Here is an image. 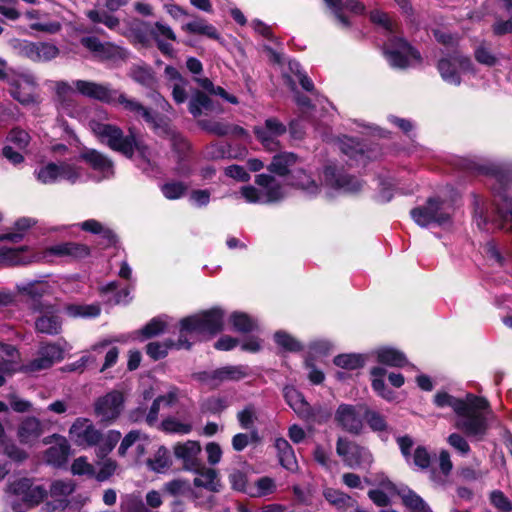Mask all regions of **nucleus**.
<instances>
[{"instance_id": "3", "label": "nucleus", "mask_w": 512, "mask_h": 512, "mask_svg": "<svg viewBox=\"0 0 512 512\" xmlns=\"http://www.w3.org/2000/svg\"><path fill=\"white\" fill-rule=\"evenodd\" d=\"M438 407H451L457 415L455 427L468 437L482 439L487 430L488 422L485 411L488 409L486 399L467 394L465 399L455 398L445 392L435 395Z\"/></svg>"}, {"instance_id": "55", "label": "nucleus", "mask_w": 512, "mask_h": 512, "mask_svg": "<svg viewBox=\"0 0 512 512\" xmlns=\"http://www.w3.org/2000/svg\"><path fill=\"white\" fill-rule=\"evenodd\" d=\"M59 54V49L50 43H36V61L46 62L56 58Z\"/></svg>"}, {"instance_id": "22", "label": "nucleus", "mask_w": 512, "mask_h": 512, "mask_svg": "<svg viewBox=\"0 0 512 512\" xmlns=\"http://www.w3.org/2000/svg\"><path fill=\"white\" fill-rule=\"evenodd\" d=\"M81 158L99 174V180L111 178L114 175L113 162L104 154L96 150H87Z\"/></svg>"}, {"instance_id": "37", "label": "nucleus", "mask_w": 512, "mask_h": 512, "mask_svg": "<svg viewBox=\"0 0 512 512\" xmlns=\"http://www.w3.org/2000/svg\"><path fill=\"white\" fill-rule=\"evenodd\" d=\"M189 112L194 117H199L204 111H212V100L205 93L196 91L189 100Z\"/></svg>"}, {"instance_id": "51", "label": "nucleus", "mask_w": 512, "mask_h": 512, "mask_svg": "<svg viewBox=\"0 0 512 512\" xmlns=\"http://www.w3.org/2000/svg\"><path fill=\"white\" fill-rule=\"evenodd\" d=\"M81 228L87 232L100 234L107 241L108 245L113 244L115 242V235L113 234V232L107 228H104L100 222L94 219L82 222Z\"/></svg>"}, {"instance_id": "57", "label": "nucleus", "mask_w": 512, "mask_h": 512, "mask_svg": "<svg viewBox=\"0 0 512 512\" xmlns=\"http://www.w3.org/2000/svg\"><path fill=\"white\" fill-rule=\"evenodd\" d=\"M474 57L480 64L494 66L498 62L497 56L484 44H480L474 51Z\"/></svg>"}, {"instance_id": "32", "label": "nucleus", "mask_w": 512, "mask_h": 512, "mask_svg": "<svg viewBox=\"0 0 512 512\" xmlns=\"http://www.w3.org/2000/svg\"><path fill=\"white\" fill-rule=\"evenodd\" d=\"M275 447L278 452L280 464L287 470L294 471L297 468V460L289 442L284 438H277Z\"/></svg>"}, {"instance_id": "7", "label": "nucleus", "mask_w": 512, "mask_h": 512, "mask_svg": "<svg viewBox=\"0 0 512 512\" xmlns=\"http://www.w3.org/2000/svg\"><path fill=\"white\" fill-rule=\"evenodd\" d=\"M255 183L260 186L261 190L251 185L241 188V195L248 203H272L280 201L286 196L285 188L270 175H257Z\"/></svg>"}, {"instance_id": "21", "label": "nucleus", "mask_w": 512, "mask_h": 512, "mask_svg": "<svg viewBox=\"0 0 512 512\" xmlns=\"http://www.w3.org/2000/svg\"><path fill=\"white\" fill-rule=\"evenodd\" d=\"M173 450L176 459L182 461L184 469L191 471L199 468L201 446L198 441L187 440L177 443Z\"/></svg>"}, {"instance_id": "46", "label": "nucleus", "mask_w": 512, "mask_h": 512, "mask_svg": "<svg viewBox=\"0 0 512 512\" xmlns=\"http://www.w3.org/2000/svg\"><path fill=\"white\" fill-rule=\"evenodd\" d=\"M22 252L23 248H0V265L12 266L29 263L30 260L24 258Z\"/></svg>"}, {"instance_id": "9", "label": "nucleus", "mask_w": 512, "mask_h": 512, "mask_svg": "<svg viewBox=\"0 0 512 512\" xmlns=\"http://www.w3.org/2000/svg\"><path fill=\"white\" fill-rule=\"evenodd\" d=\"M35 176L42 184H52L60 180H66L71 184H75L82 180L83 169L70 162H61L59 164L49 162L35 170Z\"/></svg>"}, {"instance_id": "19", "label": "nucleus", "mask_w": 512, "mask_h": 512, "mask_svg": "<svg viewBox=\"0 0 512 512\" xmlns=\"http://www.w3.org/2000/svg\"><path fill=\"white\" fill-rule=\"evenodd\" d=\"M10 93L21 104L28 105L37 101L36 82L31 74H20L11 82Z\"/></svg>"}, {"instance_id": "10", "label": "nucleus", "mask_w": 512, "mask_h": 512, "mask_svg": "<svg viewBox=\"0 0 512 512\" xmlns=\"http://www.w3.org/2000/svg\"><path fill=\"white\" fill-rule=\"evenodd\" d=\"M336 453L349 468H369L374 459L370 450L346 437H339Z\"/></svg>"}, {"instance_id": "4", "label": "nucleus", "mask_w": 512, "mask_h": 512, "mask_svg": "<svg viewBox=\"0 0 512 512\" xmlns=\"http://www.w3.org/2000/svg\"><path fill=\"white\" fill-rule=\"evenodd\" d=\"M78 92L84 97L91 98L107 104H115L116 91L109 83H97L88 80H75L72 84L66 81L55 83V103L59 113L74 117L76 113V99L74 93Z\"/></svg>"}, {"instance_id": "63", "label": "nucleus", "mask_w": 512, "mask_h": 512, "mask_svg": "<svg viewBox=\"0 0 512 512\" xmlns=\"http://www.w3.org/2000/svg\"><path fill=\"white\" fill-rule=\"evenodd\" d=\"M199 125L206 131L218 136H225L230 134L231 126L225 123L201 120L199 121Z\"/></svg>"}, {"instance_id": "27", "label": "nucleus", "mask_w": 512, "mask_h": 512, "mask_svg": "<svg viewBox=\"0 0 512 512\" xmlns=\"http://www.w3.org/2000/svg\"><path fill=\"white\" fill-rule=\"evenodd\" d=\"M47 251L58 257H69L72 259H81L89 254V248L86 245L75 242L56 244L49 247Z\"/></svg>"}, {"instance_id": "1", "label": "nucleus", "mask_w": 512, "mask_h": 512, "mask_svg": "<svg viewBox=\"0 0 512 512\" xmlns=\"http://www.w3.org/2000/svg\"><path fill=\"white\" fill-rule=\"evenodd\" d=\"M485 174L491 175V189L493 192V210L491 215L485 201L474 196V219L481 230L507 229L512 231V200L506 193L507 175L498 166L482 167Z\"/></svg>"}, {"instance_id": "34", "label": "nucleus", "mask_w": 512, "mask_h": 512, "mask_svg": "<svg viewBox=\"0 0 512 512\" xmlns=\"http://www.w3.org/2000/svg\"><path fill=\"white\" fill-rule=\"evenodd\" d=\"M297 162V156L291 152H283L273 157L272 162L268 166V170L278 175H286L290 167Z\"/></svg>"}, {"instance_id": "23", "label": "nucleus", "mask_w": 512, "mask_h": 512, "mask_svg": "<svg viewBox=\"0 0 512 512\" xmlns=\"http://www.w3.org/2000/svg\"><path fill=\"white\" fill-rule=\"evenodd\" d=\"M327 11L333 15L343 26L349 25L352 15L362 14L365 10L363 2H326Z\"/></svg>"}, {"instance_id": "44", "label": "nucleus", "mask_w": 512, "mask_h": 512, "mask_svg": "<svg viewBox=\"0 0 512 512\" xmlns=\"http://www.w3.org/2000/svg\"><path fill=\"white\" fill-rule=\"evenodd\" d=\"M9 46L14 54L36 61V43L28 40L11 39Z\"/></svg>"}, {"instance_id": "62", "label": "nucleus", "mask_w": 512, "mask_h": 512, "mask_svg": "<svg viewBox=\"0 0 512 512\" xmlns=\"http://www.w3.org/2000/svg\"><path fill=\"white\" fill-rule=\"evenodd\" d=\"M30 139L28 132L18 127L13 128L8 135V141L21 150L28 146Z\"/></svg>"}, {"instance_id": "2", "label": "nucleus", "mask_w": 512, "mask_h": 512, "mask_svg": "<svg viewBox=\"0 0 512 512\" xmlns=\"http://www.w3.org/2000/svg\"><path fill=\"white\" fill-rule=\"evenodd\" d=\"M224 312L219 308H212L200 314L186 317L180 323V335L177 341L150 342L146 346L147 355L153 360L164 358L172 348L189 349L191 343L188 336L214 335L223 329Z\"/></svg>"}, {"instance_id": "52", "label": "nucleus", "mask_w": 512, "mask_h": 512, "mask_svg": "<svg viewBox=\"0 0 512 512\" xmlns=\"http://www.w3.org/2000/svg\"><path fill=\"white\" fill-rule=\"evenodd\" d=\"M230 321L235 330L243 333L253 331L257 326L254 319L241 312H234L230 317Z\"/></svg>"}, {"instance_id": "59", "label": "nucleus", "mask_w": 512, "mask_h": 512, "mask_svg": "<svg viewBox=\"0 0 512 512\" xmlns=\"http://www.w3.org/2000/svg\"><path fill=\"white\" fill-rule=\"evenodd\" d=\"M75 490L72 480H56L51 484L50 494L52 497H67Z\"/></svg>"}, {"instance_id": "11", "label": "nucleus", "mask_w": 512, "mask_h": 512, "mask_svg": "<svg viewBox=\"0 0 512 512\" xmlns=\"http://www.w3.org/2000/svg\"><path fill=\"white\" fill-rule=\"evenodd\" d=\"M384 54L392 67L406 68L412 61H419L420 54L401 37L391 35L384 45Z\"/></svg>"}, {"instance_id": "42", "label": "nucleus", "mask_w": 512, "mask_h": 512, "mask_svg": "<svg viewBox=\"0 0 512 512\" xmlns=\"http://www.w3.org/2000/svg\"><path fill=\"white\" fill-rule=\"evenodd\" d=\"M149 468L157 473L165 472L171 465V459L167 448L161 446L154 456L148 459Z\"/></svg>"}, {"instance_id": "5", "label": "nucleus", "mask_w": 512, "mask_h": 512, "mask_svg": "<svg viewBox=\"0 0 512 512\" xmlns=\"http://www.w3.org/2000/svg\"><path fill=\"white\" fill-rule=\"evenodd\" d=\"M91 131L101 140L107 144L112 150L117 151L124 156L131 158L136 150L143 159L148 160L149 150L148 147L129 130L128 135H124L123 131L111 124L101 123L91 119L88 123Z\"/></svg>"}, {"instance_id": "64", "label": "nucleus", "mask_w": 512, "mask_h": 512, "mask_svg": "<svg viewBox=\"0 0 512 512\" xmlns=\"http://www.w3.org/2000/svg\"><path fill=\"white\" fill-rule=\"evenodd\" d=\"M274 339L275 342L285 350L298 351L301 349L300 343L283 331L276 332Z\"/></svg>"}, {"instance_id": "58", "label": "nucleus", "mask_w": 512, "mask_h": 512, "mask_svg": "<svg viewBox=\"0 0 512 512\" xmlns=\"http://www.w3.org/2000/svg\"><path fill=\"white\" fill-rule=\"evenodd\" d=\"M88 17L92 22L102 23L110 29L115 28L119 24L116 17L104 10H91L88 12Z\"/></svg>"}, {"instance_id": "60", "label": "nucleus", "mask_w": 512, "mask_h": 512, "mask_svg": "<svg viewBox=\"0 0 512 512\" xmlns=\"http://www.w3.org/2000/svg\"><path fill=\"white\" fill-rule=\"evenodd\" d=\"M187 190V186L182 182H168L161 187L163 195L170 200L182 197Z\"/></svg>"}, {"instance_id": "8", "label": "nucleus", "mask_w": 512, "mask_h": 512, "mask_svg": "<svg viewBox=\"0 0 512 512\" xmlns=\"http://www.w3.org/2000/svg\"><path fill=\"white\" fill-rule=\"evenodd\" d=\"M452 210V206L447 202L438 198H429L425 205L412 209L410 215L421 227L432 224L443 226L450 222Z\"/></svg>"}, {"instance_id": "33", "label": "nucleus", "mask_w": 512, "mask_h": 512, "mask_svg": "<svg viewBox=\"0 0 512 512\" xmlns=\"http://www.w3.org/2000/svg\"><path fill=\"white\" fill-rule=\"evenodd\" d=\"M35 328L38 332L55 335L61 331V320L58 315L53 312H47L37 318Z\"/></svg>"}, {"instance_id": "39", "label": "nucleus", "mask_w": 512, "mask_h": 512, "mask_svg": "<svg viewBox=\"0 0 512 512\" xmlns=\"http://www.w3.org/2000/svg\"><path fill=\"white\" fill-rule=\"evenodd\" d=\"M276 489L277 485L275 480L268 476H263L252 484L250 491H248V496L252 498H261L273 494Z\"/></svg>"}, {"instance_id": "38", "label": "nucleus", "mask_w": 512, "mask_h": 512, "mask_svg": "<svg viewBox=\"0 0 512 512\" xmlns=\"http://www.w3.org/2000/svg\"><path fill=\"white\" fill-rule=\"evenodd\" d=\"M16 288L21 294L28 295L32 298L41 297L51 290V286L48 282L41 280L19 283Z\"/></svg>"}, {"instance_id": "41", "label": "nucleus", "mask_w": 512, "mask_h": 512, "mask_svg": "<svg viewBox=\"0 0 512 512\" xmlns=\"http://www.w3.org/2000/svg\"><path fill=\"white\" fill-rule=\"evenodd\" d=\"M185 29L192 34L204 35L208 38L218 40L220 39V35L217 29L202 19H196L191 22H188L185 25Z\"/></svg>"}, {"instance_id": "18", "label": "nucleus", "mask_w": 512, "mask_h": 512, "mask_svg": "<svg viewBox=\"0 0 512 512\" xmlns=\"http://www.w3.org/2000/svg\"><path fill=\"white\" fill-rule=\"evenodd\" d=\"M365 406H353L349 404H341L336 413L335 419L338 424L347 432L359 434L363 428L362 415Z\"/></svg>"}, {"instance_id": "14", "label": "nucleus", "mask_w": 512, "mask_h": 512, "mask_svg": "<svg viewBox=\"0 0 512 512\" xmlns=\"http://www.w3.org/2000/svg\"><path fill=\"white\" fill-rule=\"evenodd\" d=\"M254 133L266 150L275 151L279 148L278 138L286 133V126L275 118H269L255 126Z\"/></svg>"}, {"instance_id": "12", "label": "nucleus", "mask_w": 512, "mask_h": 512, "mask_svg": "<svg viewBox=\"0 0 512 512\" xmlns=\"http://www.w3.org/2000/svg\"><path fill=\"white\" fill-rule=\"evenodd\" d=\"M473 63L471 59L457 51L451 56L441 58L438 62L437 68L442 79L451 85L458 86L461 83L459 71L472 70Z\"/></svg>"}, {"instance_id": "49", "label": "nucleus", "mask_w": 512, "mask_h": 512, "mask_svg": "<svg viewBox=\"0 0 512 512\" xmlns=\"http://www.w3.org/2000/svg\"><path fill=\"white\" fill-rule=\"evenodd\" d=\"M228 480L233 490L248 495V491H250L252 484L249 483L248 476L245 472L234 469L229 474Z\"/></svg>"}, {"instance_id": "43", "label": "nucleus", "mask_w": 512, "mask_h": 512, "mask_svg": "<svg viewBox=\"0 0 512 512\" xmlns=\"http://www.w3.org/2000/svg\"><path fill=\"white\" fill-rule=\"evenodd\" d=\"M293 184L299 189L303 190L308 196L317 195L321 188L316 184L314 180L303 170H299L293 176Z\"/></svg>"}, {"instance_id": "24", "label": "nucleus", "mask_w": 512, "mask_h": 512, "mask_svg": "<svg viewBox=\"0 0 512 512\" xmlns=\"http://www.w3.org/2000/svg\"><path fill=\"white\" fill-rule=\"evenodd\" d=\"M283 391L287 404L299 417L309 420L314 416L311 406L297 389L286 386Z\"/></svg>"}, {"instance_id": "61", "label": "nucleus", "mask_w": 512, "mask_h": 512, "mask_svg": "<svg viewBox=\"0 0 512 512\" xmlns=\"http://www.w3.org/2000/svg\"><path fill=\"white\" fill-rule=\"evenodd\" d=\"M34 221L30 218H21L15 222V229L18 232H12L5 234L1 237V239H7L12 242H18L23 237V231L29 229L32 225H34Z\"/></svg>"}, {"instance_id": "30", "label": "nucleus", "mask_w": 512, "mask_h": 512, "mask_svg": "<svg viewBox=\"0 0 512 512\" xmlns=\"http://www.w3.org/2000/svg\"><path fill=\"white\" fill-rule=\"evenodd\" d=\"M398 495L403 504L411 512H432L429 505L416 492L408 487H402L398 490Z\"/></svg>"}, {"instance_id": "48", "label": "nucleus", "mask_w": 512, "mask_h": 512, "mask_svg": "<svg viewBox=\"0 0 512 512\" xmlns=\"http://www.w3.org/2000/svg\"><path fill=\"white\" fill-rule=\"evenodd\" d=\"M363 417L367 422L368 426L374 432H386L387 431V423L383 415L375 410L368 409L365 407L363 410Z\"/></svg>"}, {"instance_id": "47", "label": "nucleus", "mask_w": 512, "mask_h": 512, "mask_svg": "<svg viewBox=\"0 0 512 512\" xmlns=\"http://www.w3.org/2000/svg\"><path fill=\"white\" fill-rule=\"evenodd\" d=\"M161 427L167 433L176 434H189L192 431V424L190 422L181 421L175 417H169L162 421Z\"/></svg>"}, {"instance_id": "6", "label": "nucleus", "mask_w": 512, "mask_h": 512, "mask_svg": "<svg viewBox=\"0 0 512 512\" xmlns=\"http://www.w3.org/2000/svg\"><path fill=\"white\" fill-rule=\"evenodd\" d=\"M116 103L121 105L125 111L132 113L134 116H141L157 133H166L170 137L173 149L177 152L184 154L189 150V143L184 137L172 131L167 123L154 115L149 108L145 107L138 100L129 98L124 93L117 90L115 94V104Z\"/></svg>"}, {"instance_id": "54", "label": "nucleus", "mask_w": 512, "mask_h": 512, "mask_svg": "<svg viewBox=\"0 0 512 512\" xmlns=\"http://www.w3.org/2000/svg\"><path fill=\"white\" fill-rule=\"evenodd\" d=\"M24 364L16 360H0V387L6 382V377H12L16 372H23Z\"/></svg>"}, {"instance_id": "31", "label": "nucleus", "mask_w": 512, "mask_h": 512, "mask_svg": "<svg viewBox=\"0 0 512 512\" xmlns=\"http://www.w3.org/2000/svg\"><path fill=\"white\" fill-rule=\"evenodd\" d=\"M129 76L138 84L148 89H154L157 79L154 71L147 65H134L130 68Z\"/></svg>"}, {"instance_id": "17", "label": "nucleus", "mask_w": 512, "mask_h": 512, "mask_svg": "<svg viewBox=\"0 0 512 512\" xmlns=\"http://www.w3.org/2000/svg\"><path fill=\"white\" fill-rule=\"evenodd\" d=\"M63 359V349L58 344L40 346L37 357L22 368L24 373H34L48 369L55 362Z\"/></svg>"}, {"instance_id": "15", "label": "nucleus", "mask_w": 512, "mask_h": 512, "mask_svg": "<svg viewBox=\"0 0 512 512\" xmlns=\"http://www.w3.org/2000/svg\"><path fill=\"white\" fill-rule=\"evenodd\" d=\"M124 396L120 391H111L95 402V414L102 422H111L123 410Z\"/></svg>"}, {"instance_id": "20", "label": "nucleus", "mask_w": 512, "mask_h": 512, "mask_svg": "<svg viewBox=\"0 0 512 512\" xmlns=\"http://www.w3.org/2000/svg\"><path fill=\"white\" fill-rule=\"evenodd\" d=\"M9 490L25 502L28 507L39 504L46 496L42 486H33L30 479L22 478L10 484Z\"/></svg>"}, {"instance_id": "13", "label": "nucleus", "mask_w": 512, "mask_h": 512, "mask_svg": "<svg viewBox=\"0 0 512 512\" xmlns=\"http://www.w3.org/2000/svg\"><path fill=\"white\" fill-rule=\"evenodd\" d=\"M323 182L329 197L333 195V192H357L362 187V183L358 179L344 174L333 166L325 167Z\"/></svg>"}, {"instance_id": "45", "label": "nucleus", "mask_w": 512, "mask_h": 512, "mask_svg": "<svg viewBox=\"0 0 512 512\" xmlns=\"http://www.w3.org/2000/svg\"><path fill=\"white\" fill-rule=\"evenodd\" d=\"M323 496L330 504L339 509L347 508L353 505L352 498L348 494L338 489L325 488L323 490Z\"/></svg>"}, {"instance_id": "50", "label": "nucleus", "mask_w": 512, "mask_h": 512, "mask_svg": "<svg viewBox=\"0 0 512 512\" xmlns=\"http://www.w3.org/2000/svg\"><path fill=\"white\" fill-rule=\"evenodd\" d=\"M120 438H121V433L119 431H116V430H110L106 434L105 437H103L101 435V440L97 444L98 445V449H97L98 457L103 458L108 453H110L114 449V447L116 446V444L118 443Z\"/></svg>"}, {"instance_id": "36", "label": "nucleus", "mask_w": 512, "mask_h": 512, "mask_svg": "<svg viewBox=\"0 0 512 512\" xmlns=\"http://www.w3.org/2000/svg\"><path fill=\"white\" fill-rule=\"evenodd\" d=\"M64 310L72 318H95L101 312L98 304H68Z\"/></svg>"}, {"instance_id": "25", "label": "nucleus", "mask_w": 512, "mask_h": 512, "mask_svg": "<svg viewBox=\"0 0 512 512\" xmlns=\"http://www.w3.org/2000/svg\"><path fill=\"white\" fill-rule=\"evenodd\" d=\"M197 476L193 480V484L198 488H204L211 492H219L221 482L215 469L203 466L201 463L197 470H193Z\"/></svg>"}, {"instance_id": "29", "label": "nucleus", "mask_w": 512, "mask_h": 512, "mask_svg": "<svg viewBox=\"0 0 512 512\" xmlns=\"http://www.w3.org/2000/svg\"><path fill=\"white\" fill-rule=\"evenodd\" d=\"M57 440V443L46 451L45 459L49 464L59 467L66 463L70 446L63 437H58Z\"/></svg>"}, {"instance_id": "16", "label": "nucleus", "mask_w": 512, "mask_h": 512, "mask_svg": "<svg viewBox=\"0 0 512 512\" xmlns=\"http://www.w3.org/2000/svg\"><path fill=\"white\" fill-rule=\"evenodd\" d=\"M69 436L80 446H95L101 440V432L87 418H77L69 429Z\"/></svg>"}, {"instance_id": "28", "label": "nucleus", "mask_w": 512, "mask_h": 512, "mask_svg": "<svg viewBox=\"0 0 512 512\" xmlns=\"http://www.w3.org/2000/svg\"><path fill=\"white\" fill-rule=\"evenodd\" d=\"M43 434V427L36 417L25 418L19 428L18 437L21 443L30 444L35 442Z\"/></svg>"}, {"instance_id": "56", "label": "nucleus", "mask_w": 512, "mask_h": 512, "mask_svg": "<svg viewBox=\"0 0 512 512\" xmlns=\"http://www.w3.org/2000/svg\"><path fill=\"white\" fill-rule=\"evenodd\" d=\"M167 329V323L166 321L161 318H154L149 323H147L141 330V334L145 338H151L154 336L159 335L160 333L166 332Z\"/></svg>"}, {"instance_id": "26", "label": "nucleus", "mask_w": 512, "mask_h": 512, "mask_svg": "<svg viewBox=\"0 0 512 512\" xmlns=\"http://www.w3.org/2000/svg\"><path fill=\"white\" fill-rule=\"evenodd\" d=\"M249 374L247 366H225L213 371L210 379L213 382L212 386L217 387L224 381H239Z\"/></svg>"}, {"instance_id": "40", "label": "nucleus", "mask_w": 512, "mask_h": 512, "mask_svg": "<svg viewBox=\"0 0 512 512\" xmlns=\"http://www.w3.org/2000/svg\"><path fill=\"white\" fill-rule=\"evenodd\" d=\"M230 405V401L226 396H211L204 399L200 404L202 413L220 414Z\"/></svg>"}, {"instance_id": "35", "label": "nucleus", "mask_w": 512, "mask_h": 512, "mask_svg": "<svg viewBox=\"0 0 512 512\" xmlns=\"http://www.w3.org/2000/svg\"><path fill=\"white\" fill-rule=\"evenodd\" d=\"M376 354L377 360L381 364H385L391 367H403L408 364L405 355L394 348H380L377 350Z\"/></svg>"}, {"instance_id": "53", "label": "nucleus", "mask_w": 512, "mask_h": 512, "mask_svg": "<svg viewBox=\"0 0 512 512\" xmlns=\"http://www.w3.org/2000/svg\"><path fill=\"white\" fill-rule=\"evenodd\" d=\"M334 364L348 370H354L364 365V357L360 354H341L334 358Z\"/></svg>"}]
</instances>
